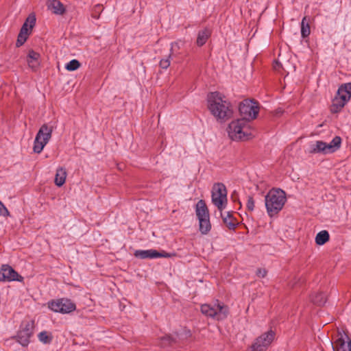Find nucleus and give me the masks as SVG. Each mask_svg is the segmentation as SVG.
I'll return each mask as SVG.
<instances>
[{
  "label": "nucleus",
  "instance_id": "obj_1",
  "mask_svg": "<svg viewBox=\"0 0 351 351\" xmlns=\"http://www.w3.org/2000/svg\"><path fill=\"white\" fill-rule=\"evenodd\" d=\"M208 108L217 121L223 123L232 117L233 110L229 101L219 93H211L208 96Z\"/></svg>",
  "mask_w": 351,
  "mask_h": 351
},
{
  "label": "nucleus",
  "instance_id": "obj_2",
  "mask_svg": "<svg viewBox=\"0 0 351 351\" xmlns=\"http://www.w3.org/2000/svg\"><path fill=\"white\" fill-rule=\"evenodd\" d=\"M255 131L252 128L250 122L245 119H238L232 121L228 125V134L234 141H245L254 136Z\"/></svg>",
  "mask_w": 351,
  "mask_h": 351
},
{
  "label": "nucleus",
  "instance_id": "obj_3",
  "mask_svg": "<svg viewBox=\"0 0 351 351\" xmlns=\"http://www.w3.org/2000/svg\"><path fill=\"white\" fill-rule=\"evenodd\" d=\"M267 212L270 217L278 213L287 202L285 192L280 189H272L265 198Z\"/></svg>",
  "mask_w": 351,
  "mask_h": 351
},
{
  "label": "nucleus",
  "instance_id": "obj_4",
  "mask_svg": "<svg viewBox=\"0 0 351 351\" xmlns=\"http://www.w3.org/2000/svg\"><path fill=\"white\" fill-rule=\"evenodd\" d=\"M201 312L205 316L214 320L221 321L227 318L229 314V308L223 303L217 301L213 304H202Z\"/></svg>",
  "mask_w": 351,
  "mask_h": 351
},
{
  "label": "nucleus",
  "instance_id": "obj_5",
  "mask_svg": "<svg viewBox=\"0 0 351 351\" xmlns=\"http://www.w3.org/2000/svg\"><path fill=\"white\" fill-rule=\"evenodd\" d=\"M351 98V82L341 84L332 99L330 112L337 113L341 110Z\"/></svg>",
  "mask_w": 351,
  "mask_h": 351
},
{
  "label": "nucleus",
  "instance_id": "obj_6",
  "mask_svg": "<svg viewBox=\"0 0 351 351\" xmlns=\"http://www.w3.org/2000/svg\"><path fill=\"white\" fill-rule=\"evenodd\" d=\"M341 138L339 136H335L329 143H325L322 141H317L309 145L308 153L311 154H328L337 151L341 146Z\"/></svg>",
  "mask_w": 351,
  "mask_h": 351
},
{
  "label": "nucleus",
  "instance_id": "obj_7",
  "mask_svg": "<svg viewBox=\"0 0 351 351\" xmlns=\"http://www.w3.org/2000/svg\"><path fill=\"white\" fill-rule=\"evenodd\" d=\"M53 126L43 124L36 135L33 149L35 153L40 154L51 138Z\"/></svg>",
  "mask_w": 351,
  "mask_h": 351
},
{
  "label": "nucleus",
  "instance_id": "obj_8",
  "mask_svg": "<svg viewBox=\"0 0 351 351\" xmlns=\"http://www.w3.org/2000/svg\"><path fill=\"white\" fill-rule=\"evenodd\" d=\"M211 198L213 204L220 212L226 208L228 204L227 190L223 184L216 183L213 185Z\"/></svg>",
  "mask_w": 351,
  "mask_h": 351
},
{
  "label": "nucleus",
  "instance_id": "obj_9",
  "mask_svg": "<svg viewBox=\"0 0 351 351\" xmlns=\"http://www.w3.org/2000/svg\"><path fill=\"white\" fill-rule=\"evenodd\" d=\"M239 112L241 119H245L247 121L255 119L259 112L258 104L251 99H245L239 105Z\"/></svg>",
  "mask_w": 351,
  "mask_h": 351
},
{
  "label": "nucleus",
  "instance_id": "obj_10",
  "mask_svg": "<svg viewBox=\"0 0 351 351\" xmlns=\"http://www.w3.org/2000/svg\"><path fill=\"white\" fill-rule=\"evenodd\" d=\"M48 306L53 311L61 313H69L75 310V304L64 298L52 300L49 302Z\"/></svg>",
  "mask_w": 351,
  "mask_h": 351
},
{
  "label": "nucleus",
  "instance_id": "obj_11",
  "mask_svg": "<svg viewBox=\"0 0 351 351\" xmlns=\"http://www.w3.org/2000/svg\"><path fill=\"white\" fill-rule=\"evenodd\" d=\"M275 332L272 330L259 336L252 346V351H265L275 338Z\"/></svg>",
  "mask_w": 351,
  "mask_h": 351
},
{
  "label": "nucleus",
  "instance_id": "obj_12",
  "mask_svg": "<svg viewBox=\"0 0 351 351\" xmlns=\"http://www.w3.org/2000/svg\"><path fill=\"white\" fill-rule=\"evenodd\" d=\"M23 278L20 276L12 267L8 265H3L0 267V281L11 282L19 281L22 282Z\"/></svg>",
  "mask_w": 351,
  "mask_h": 351
},
{
  "label": "nucleus",
  "instance_id": "obj_13",
  "mask_svg": "<svg viewBox=\"0 0 351 351\" xmlns=\"http://www.w3.org/2000/svg\"><path fill=\"white\" fill-rule=\"evenodd\" d=\"M33 334V323L30 322H23L17 335L18 341L23 346H27Z\"/></svg>",
  "mask_w": 351,
  "mask_h": 351
},
{
  "label": "nucleus",
  "instance_id": "obj_14",
  "mask_svg": "<svg viewBox=\"0 0 351 351\" xmlns=\"http://www.w3.org/2000/svg\"><path fill=\"white\" fill-rule=\"evenodd\" d=\"M134 256L137 258H140L141 259H146V258H169L171 257V255L165 251H162V252H159L156 250H136L134 252Z\"/></svg>",
  "mask_w": 351,
  "mask_h": 351
},
{
  "label": "nucleus",
  "instance_id": "obj_15",
  "mask_svg": "<svg viewBox=\"0 0 351 351\" xmlns=\"http://www.w3.org/2000/svg\"><path fill=\"white\" fill-rule=\"evenodd\" d=\"M347 335L341 332H338V338L332 343L334 351H351L350 341L347 342Z\"/></svg>",
  "mask_w": 351,
  "mask_h": 351
},
{
  "label": "nucleus",
  "instance_id": "obj_16",
  "mask_svg": "<svg viewBox=\"0 0 351 351\" xmlns=\"http://www.w3.org/2000/svg\"><path fill=\"white\" fill-rule=\"evenodd\" d=\"M195 213L198 219L209 217V211L204 200L200 199L195 206Z\"/></svg>",
  "mask_w": 351,
  "mask_h": 351
},
{
  "label": "nucleus",
  "instance_id": "obj_17",
  "mask_svg": "<svg viewBox=\"0 0 351 351\" xmlns=\"http://www.w3.org/2000/svg\"><path fill=\"white\" fill-rule=\"evenodd\" d=\"M220 213L221 217L223 219V221L226 225V226L230 230L234 229L237 224V222L235 220V219L232 217V213L230 212H226L224 213H223L222 212Z\"/></svg>",
  "mask_w": 351,
  "mask_h": 351
},
{
  "label": "nucleus",
  "instance_id": "obj_18",
  "mask_svg": "<svg viewBox=\"0 0 351 351\" xmlns=\"http://www.w3.org/2000/svg\"><path fill=\"white\" fill-rule=\"evenodd\" d=\"M66 175L67 173L64 168L58 167L56 169V173L55 176L54 182L56 185L58 186H62L65 183Z\"/></svg>",
  "mask_w": 351,
  "mask_h": 351
},
{
  "label": "nucleus",
  "instance_id": "obj_19",
  "mask_svg": "<svg viewBox=\"0 0 351 351\" xmlns=\"http://www.w3.org/2000/svg\"><path fill=\"white\" fill-rule=\"evenodd\" d=\"M40 54L33 50L29 51L27 56V63L29 67L33 69H36L39 65Z\"/></svg>",
  "mask_w": 351,
  "mask_h": 351
},
{
  "label": "nucleus",
  "instance_id": "obj_20",
  "mask_svg": "<svg viewBox=\"0 0 351 351\" xmlns=\"http://www.w3.org/2000/svg\"><path fill=\"white\" fill-rule=\"evenodd\" d=\"M210 31L208 29L200 30L197 34L196 44L201 47L204 45L210 36Z\"/></svg>",
  "mask_w": 351,
  "mask_h": 351
},
{
  "label": "nucleus",
  "instance_id": "obj_21",
  "mask_svg": "<svg viewBox=\"0 0 351 351\" xmlns=\"http://www.w3.org/2000/svg\"><path fill=\"white\" fill-rule=\"evenodd\" d=\"M49 8L56 14H62L65 11L63 4L58 0H52L49 4Z\"/></svg>",
  "mask_w": 351,
  "mask_h": 351
},
{
  "label": "nucleus",
  "instance_id": "obj_22",
  "mask_svg": "<svg viewBox=\"0 0 351 351\" xmlns=\"http://www.w3.org/2000/svg\"><path fill=\"white\" fill-rule=\"evenodd\" d=\"M198 220H199L200 232L204 234H207L211 229V224L210 222V217H206V218L200 219Z\"/></svg>",
  "mask_w": 351,
  "mask_h": 351
},
{
  "label": "nucleus",
  "instance_id": "obj_23",
  "mask_svg": "<svg viewBox=\"0 0 351 351\" xmlns=\"http://www.w3.org/2000/svg\"><path fill=\"white\" fill-rule=\"evenodd\" d=\"M32 29H25V27H21L20 33L18 36V38L16 40V46L20 47L24 44L26 41L29 34H30Z\"/></svg>",
  "mask_w": 351,
  "mask_h": 351
},
{
  "label": "nucleus",
  "instance_id": "obj_24",
  "mask_svg": "<svg viewBox=\"0 0 351 351\" xmlns=\"http://www.w3.org/2000/svg\"><path fill=\"white\" fill-rule=\"evenodd\" d=\"M311 301L317 305H323L326 302V295L323 292H318L311 296Z\"/></svg>",
  "mask_w": 351,
  "mask_h": 351
},
{
  "label": "nucleus",
  "instance_id": "obj_25",
  "mask_svg": "<svg viewBox=\"0 0 351 351\" xmlns=\"http://www.w3.org/2000/svg\"><path fill=\"white\" fill-rule=\"evenodd\" d=\"M329 240V234L326 230L319 232L315 237V243L317 245H322L326 243Z\"/></svg>",
  "mask_w": 351,
  "mask_h": 351
},
{
  "label": "nucleus",
  "instance_id": "obj_26",
  "mask_svg": "<svg viewBox=\"0 0 351 351\" xmlns=\"http://www.w3.org/2000/svg\"><path fill=\"white\" fill-rule=\"evenodd\" d=\"M310 33V26L308 21H306V17L304 16L301 23V35L303 38H306L309 36Z\"/></svg>",
  "mask_w": 351,
  "mask_h": 351
},
{
  "label": "nucleus",
  "instance_id": "obj_27",
  "mask_svg": "<svg viewBox=\"0 0 351 351\" xmlns=\"http://www.w3.org/2000/svg\"><path fill=\"white\" fill-rule=\"evenodd\" d=\"M36 23V17L34 14H30L27 18L25 22L23 25L22 27H25V29H32Z\"/></svg>",
  "mask_w": 351,
  "mask_h": 351
},
{
  "label": "nucleus",
  "instance_id": "obj_28",
  "mask_svg": "<svg viewBox=\"0 0 351 351\" xmlns=\"http://www.w3.org/2000/svg\"><path fill=\"white\" fill-rule=\"evenodd\" d=\"M38 339L43 343H49L52 340V337L46 331H43L38 334Z\"/></svg>",
  "mask_w": 351,
  "mask_h": 351
},
{
  "label": "nucleus",
  "instance_id": "obj_29",
  "mask_svg": "<svg viewBox=\"0 0 351 351\" xmlns=\"http://www.w3.org/2000/svg\"><path fill=\"white\" fill-rule=\"evenodd\" d=\"M80 66V63L77 60H72L69 62H68L65 69L68 71H73L77 70Z\"/></svg>",
  "mask_w": 351,
  "mask_h": 351
},
{
  "label": "nucleus",
  "instance_id": "obj_30",
  "mask_svg": "<svg viewBox=\"0 0 351 351\" xmlns=\"http://www.w3.org/2000/svg\"><path fill=\"white\" fill-rule=\"evenodd\" d=\"M181 43V41H178L171 43L170 49V53L171 55L180 49Z\"/></svg>",
  "mask_w": 351,
  "mask_h": 351
},
{
  "label": "nucleus",
  "instance_id": "obj_31",
  "mask_svg": "<svg viewBox=\"0 0 351 351\" xmlns=\"http://www.w3.org/2000/svg\"><path fill=\"white\" fill-rule=\"evenodd\" d=\"M171 54L170 53L167 58L162 59L160 62V66L162 69H167L170 65V58Z\"/></svg>",
  "mask_w": 351,
  "mask_h": 351
},
{
  "label": "nucleus",
  "instance_id": "obj_32",
  "mask_svg": "<svg viewBox=\"0 0 351 351\" xmlns=\"http://www.w3.org/2000/svg\"><path fill=\"white\" fill-rule=\"evenodd\" d=\"M173 342V339L170 337V336H165L163 337L162 339H161V346H167L168 345H170L171 344V343Z\"/></svg>",
  "mask_w": 351,
  "mask_h": 351
},
{
  "label": "nucleus",
  "instance_id": "obj_33",
  "mask_svg": "<svg viewBox=\"0 0 351 351\" xmlns=\"http://www.w3.org/2000/svg\"><path fill=\"white\" fill-rule=\"evenodd\" d=\"M247 208L250 211H253L255 206L254 200L252 197L249 196L247 198V202L246 204Z\"/></svg>",
  "mask_w": 351,
  "mask_h": 351
},
{
  "label": "nucleus",
  "instance_id": "obj_34",
  "mask_svg": "<svg viewBox=\"0 0 351 351\" xmlns=\"http://www.w3.org/2000/svg\"><path fill=\"white\" fill-rule=\"evenodd\" d=\"M10 215V212L7 209V208L4 206V204L0 201V216L3 217H8Z\"/></svg>",
  "mask_w": 351,
  "mask_h": 351
},
{
  "label": "nucleus",
  "instance_id": "obj_35",
  "mask_svg": "<svg viewBox=\"0 0 351 351\" xmlns=\"http://www.w3.org/2000/svg\"><path fill=\"white\" fill-rule=\"evenodd\" d=\"M256 275L260 278H264L267 275V270L265 269L259 268L256 271Z\"/></svg>",
  "mask_w": 351,
  "mask_h": 351
},
{
  "label": "nucleus",
  "instance_id": "obj_36",
  "mask_svg": "<svg viewBox=\"0 0 351 351\" xmlns=\"http://www.w3.org/2000/svg\"><path fill=\"white\" fill-rule=\"evenodd\" d=\"M350 350H351V341H350Z\"/></svg>",
  "mask_w": 351,
  "mask_h": 351
}]
</instances>
